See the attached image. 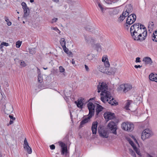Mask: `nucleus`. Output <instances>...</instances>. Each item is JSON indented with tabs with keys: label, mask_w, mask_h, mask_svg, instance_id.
<instances>
[{
	"label": "nucleus",
	"mask_w": 157,
	"mask_h": 157,
	"mask_svg": "<svg viewBox=\"0 0 157 157\" xmlns=\"http://www.w3.org/2000/svg\"><path fill=\"white\" fill-rule=\"evenodd\" d=\"M139 23L134 24L130 29V32L132 38L135 40L142 41L147 36V31L143 25Z\"/></svg>",
	"instance_id": "nucleus-1"
},
{
	"label": "nucleus",
	"mask_w": 157,
	"mask_h": 157,
	"mask_svg": "<svg viewBox=\"0 0 157 157\" xmlns=\"http://www.w3.org/2000/svg\"><path fill=\"white\" fill-rule=\"evenodd\" d=\"M98 92L101 93V100L104 103L108 102L112 105H116L117 103L114 100L113 98L111 96L110 92L107 90V86L106 84L104 82H100L98 86Z\"/></svg>",
	"instance_id": "nucleus-2"
},
{
	"label": "nucleus",
	"mask_w": 157,
	"mask_h": 157,
	"mask_svg": "<svg viewBox=\"0 0 157 157\" xmlns=\"http://www.w3.org/2000/svg\"><path fill=\"white\" fill-rule=\"evenodd\" d=\"M132 86L129 84L126 83L121 85L118 88V90L122 91L125 93L132 89Z\"/></svg>",
	"instance_id": "nucleus-3"
},
{
	"label": "nucleus",
	"mask_w": 157,
	"mask_h": 157,
	"mask_svg": "<svg viewBox=\"0 0 157 157\" xmlns=\"http://www.w3.org/2000/svg\"><path fill=\"white\" fill-rule=\"evenodd\" d=\"M153 135V133L150 129L147 128L143 131L142 134L141 138L144 140L150 138Z\"/></svg>",
	"instance_id": "nucleus-4"
},
{
	"label": "nucleus",
	"mask_w": 157,
	"mask_h": 157,
	"mask_svg": "<svg viewBox=\"0 0 157 157\" xmlns=\"http://www.w3.org/2000/svg\"><path fill=\"white\" fill-rule=\"evenodd\" d=\"M96 104L95 103H93L90 102H89L88 103L87 106L89 110V114L92 116L94 115Z\"/></svg>",
	"instance_id": "nucleus-5"
},
{
	"label": "nucleus",
	"mask_w": 157,
	"mask_h": 157,
	"mask_svg": "<svg viewBox=\"0 0 157 157\" xmlns=\"http://www.w3.org/2000/svg\"><path fill=\"white\" fill-rule=\"evenodd\" d=\"M108 127L110 130L114 134L117 135V125L116 123L113 121L110 122L108 125Z\"/></svg>",
	"instance_id": "nucleus-6"
},
{
	"label": "nucleus",
	"mask_w": 157,
	"mask_h": 157,
	"mask_svg": "<svg viewBox=\"0 0 157 157\" xmlns=\"http://www.w3.org/2000/svg\"><path fill=\"white\" fill-rule=\"evenodd\" d=\"M136 16L134 14H132L129 15L126 20V23L128 25H131L136 21Z\"/></svg>",
	"instance_id": "nucleus-7"
},
{
	"label": "nucleus",
	"mask_w": 157,
	"mask_h": 157,
	"mask_svg": "<svg viewBox=\"0 0 157 157\" xmlns=\"http://www.w3.org/2000/svg\"><path fill=\"white\" fill-rule=\"evenodd\" d=\"M60 146L61 147V154L63 155H66L67 152V146L65 144L61 142H59Z\"/></svg>",
	"instance_id": "nucleus-8"
},
{
	"label": "nucleus",
	"mask_w": 157,
	"mask_h": 157,
	"mask_svg": "<svg viewBox=\"0 0 157 157\" xmlns=\"http://www.w3.org/2000/svg\"><path fill=\"white\" fill-rule=\"evenodd\" d=\"M21 5L22 6V8L24 10V17H26L29 14L30 11L29 9L27 7L26 3L24 2H22L21 4Z\"/></svg>",
	"instance_id": "nucleus-9"
},
{
	"label": "nucleus",
	"mask_w": 157,
	"mask_h": 157,
	"mask_svg": "<svg viewBox=\"0 0 157 157\" xmlns=\"http://www.w3.org/2000/svg\"><path fill=\"white\" fill-rule=\"evenodd\" d=\"M128 126L130 127V130H131L133 127V124L130 122H126L123 123L121 125V127L122 129L128 131V130L129 129H128Z\"/></svg>",
	"instance_id": "nucleus-10"
},
{
	"label": "nucleus",
	"mask_w": 157,
	"mask_h": 157,
	"mask_svg": "<svg viewBox=\"0 0 157 157\" xmlns=\"http://www.w3.org/2000/svg\"><path fill=\"white\" fill-rule=\"evenodd\" d=\"M104 117L105 119L108 121L110 120L113 119L115 117V115L113 113L107 112L104 113Z\"/></svg>",
	"instance_id": "nucleus-11"
},
{
	"label": "nucleus",
	"mask_w": 157,
	"mask_h": 157,
	"mask_svg": "<svg viewBox=\"0 0 157 157\" xmlns=\"http://www.w3.org/2000/svg\"><path fill=\"white\" fill-rule=\"evenodd\" d=\"M24 148L27 152L28 153L31 154L32 152V149L29 145L26 138H25L24 142Z\"/></svg>",
	"instance_id": "nucleus-12"
},
{
	"label": "nucleus",
	"mask_w": 157,
	"mask_h": 157,
	"mask_svg": "<svg viewBox=\"0 0 157 157\" xmlns=\"http://www.w3.org/2000/svg\"><path fill=\"white\" fill-rule=\"evenodd\" d=\"M128 142L133 147L134 150L135 151L136 154L140 157H141L142 156V154H141L139 149L136 147L133 142L131 140H129Z\"/></svg>",
	"instance_id": "nucleus-13"
},
{
	"label": "nucleus",
	"mask_w": 157,
	"mask_h": 157,
	"mask_svg": "<svg viewBox=\"0 0 157 157\" xmlns=\"http://www.w3.org/2000/svg\"><path fill=\"white\" fill-rule=\"evenodd\" d=\"M98 132L99 136L103 138H107L109 136V134L107 131L105 129H98Z\"/></svg>",
	"instance_id": "nucleus-14"
},
{
	"label": "nucleus",
	"mask_w": 157,
	"mask_h": 157,
	"mask_svg": "<svg viewBox=\"0 0 157 157\" xmlns=\"http://www.w3.org/2000/svg\"><path fill=\"white\" fill-rule=\"evenodd\" d=\"M93 116L88 114L86 117L82 120L80 123V126L82 127V125L90 121V118Z\"/></svg>",
	"instance_id": "nucleus-15"
},
{
	"label": "nucleus",
	"mask_w": 157,
	"mask_h": 157,
	"mask_svg": "<svg viewBox=\"0 0 157 157\" xmlns=\"http://www.w3.org/2000/svg\"><path fill=\"white\" fill-rule=\"evenodd\" d=\"M109 67H106L105 65L104 66L102 65H99L98 66L97 68L100 72L103 73H105L107 74L108 68H109Z\"/></svg>",
	"instance_id": "nucleus-16"
},
{
	"label": "nucleus",
	"mask_w": 157,
	"mask_h": 157,
	"mask_svg": "<svg viewBox=\"0 0 157 157\" xmlns=\"http://www.w3.org/2000/svg\"><path fill=\"white\" fill-rule=\"evenodd\" d=\"M98 122L97 121L93 122L91 127V129L93 134H96L97 133Z\"/></svg>",
	"instance_id": "nucleus-17"
},
{
	"label": "nucleus",
	"mask_w": 157,
	"mask_h": 157,
	"mask_svg": "<svg viewBox=\"0 0 157 157\" xmlns=\"http://www.w3.org/2000/svg\"><path fill=\"white\" fill-rule=\"evenodd\" d=\"M101 60L104 63V65L106 66V67H109L110 64L107 55H103L102 58Z\"/></svg>",
	"instance_id": "nucleus-18"
},
{
	"label": "nucleus",
	"mask_w": 157,
	"mask_h": 157,
	"mask_svg": "<svg viewBox=\"0 0 157 157\" xmlns=\"http://www.w3.org/2000/svg\"><path fill=\"white\" fill-rule=\"evenodd\" d=\"M5 112L6 113H9L12 110V106L10 104L8 103L5 105Z\"/></svg>",
	"instance_id": "nucleus-19"
},
{
	"label": "nucleus",
	"mask_w": 157,
	"mask_h": 157,
	"mask_svg": "<svg viewBox=\"0 0 157 157\" xmlns=\"http://www.w3.org/2000/svg\"><path fill=\"white\" fill-rule=\"evenodd\" d=\"M75 103L76 104L77 107L78 108H80L81 109L83 108V103L82 99H78L77 101H75Z\"/></svg>",
	"instance_id": "nucleus-20"
},
{
	"label": "nucleus",
	"mask_w": 157,
	"mask_h": 157,
	"mask_svg": "<svg viewBox=\"0 0 157 157\" xmlns=\"http://www.w3.org/2000/svg\"><path fill=\"white\" fill-rule=\"evenodd\" d=\"M143 61L146 65H151L152 63V62L151 58L148 57H146L144 58Z\"/></svg>",
	"instance_id": "nucleus-21"
},
{
	"label": "nucleus",
	"mask_w": 157,
	"mask_h": 157,
	"mask_svg": "<svg viewBox=\"0 0 157 157\" xmlns=\"http://www.w3.org/2000/svg\"><path fill=\"white\" fill-rule=\"evenodd\" d=\"M84 37L86 41L88 44H92L95 41V40L88 36H85Z\"/></svg>",
	"instance_id": "nucleus-22"
},
{
	"label": "nucleus",
	"mask_w": 157,
	"mask_h": 157,
	"mask_svg": "<svg viewBox=\"0 0 157 157\" xmlns=\"http://www.w3.org/2000/svg\"><path fill=\"white\" fill-rule=\"evenodd\" d=\"M124 11H127L129 13H131L133 11L132 5L130 4L126 5L124 8Z\"/></svg>",
	"instance_id": "nucleus-23"
},
{
	"label": "nucleus",
	"mask_w": 157,
	"mask_h": 157,
	"mask_svg": "<svg viewBox=\"0 0 157 157\" xmlns=\"http://www.w3.org/2000/svg\"><path fill=\"white\" fill-rule=\"evenodd\" d=\"M60 42L61 46L63 47L64 51L67 53V52L66 49H67L66 46L65 40L64 38H61L60 39Z\"/></svg>",
	"instance_id": "nucleus-24"
},
{
	"label": "nucleus",
	"mask_w": 157,
	"mask_h": 157,
	"mask_svg": "<svg viewBox=\"0 0 157 157\" xmlns=\"http://www.w3.org/2000/svg\"><path fill=\"white\" fill-rule=\"evenodd\" d=\"M96 115H98L100 112L102 111L103 110V108L102 106L98 104H96Z\"/></svg>",
	"instance_id": "nucleus-25"
},
{
	"label": "nucleus",
	"mask_w": 157,
	"mask_h": 157,
	"mask_svg": "<svg viewBox=\"0 0 157 157\" xmlns=\"http://www.w3.org/2000/svg\"><path fill=\"white\" fill-rule=\"evenodd\" d=\"M129 13H130L124 10L122 15L120 16L119 18L120 19L121 21H123L125 19L126 17L127 16H128Z\"/></svg>",
	"instance_id": "nucleus-26"
},
{
	"label": "nucleus",
	"mask_w": 157,
	"mask_h": 157,
	"mask_svg": "<svg viewBox=\"0 0 157 157\" xmlns=\"http://www.w3.org/2000/svg\"><path fill=\"white\" fill-rule=\"evenodd\" d=\"M149 78L151 80L157 82V74L151 73L149 75Z\"/></svg>",
	"instance_id": "nucleus-27"
},
{
	"label": "nucleus",
	"mask_w": 157,
	"mask_h": 157,
	"mask_svg": "<svg viewBox=\"0 0 157 157\" xmlns=\"http://www.w3.org/2000/svg\"><path fill=\"white\" fill-rule=\"evenodd\" d=\"M116 69L115 68H108L107 71V74L108 75H111L113 74L116 71Z\"/></svg>",
	"instance_id": "nucleus-28"
},
{
	"label": "nucleus",
	"mask_w": 157,
	"mask_h": 157,
	"mask_svg": "<svg viewBox=\"0 0 157 157\" xmlns=\"http://www.w3.org/2000/svg\"><path fill=\"white\" fill-rule=\"evenodd\" d=\"M154 28V25L153 22H150L148 26V29L150 33H151Z\"/></svg>",
	"instance_id": "nucleus-29"
},
{
	"label": "nucleus",
	"mask_w": 157,
	"mask_h": 157,
	"mask_svg": "<svg viewBox=\"0 0 157 157\" xmlns=\"http://www.w3.org/2000/svg\"><path fill=\"white\" fill-rule=\"evenodd\" d=\"M94 47L98 52H100L101 50V48L100 45L99 44H97L94 45Z\"/></svg>",
	"instance_id": "nucleus-30"
},
{
	"label": "nucleus",
	"mask_w": 157,
	"mask_h": 157,
	"mask_svg": "<svg viewBox=\"0 0 157 157\" xmlns=\"http://www.w3.org/2000/svg\"><path fill=\"white\" fill-rule=\"evenodd\" d=\"M8 46H9V44L8 43H6L5 42H3L1 43L0 45V50H2L4 46L7 47Z\"/></svg>",
	"instance_id": "nucleus-31"
},
{
	"label": "nucleus",
	"mask_w": 157,
	"mask_h": 157,
	"mask_svg": "<svg viewBox=\"0 0 157 157\" xmlns=\"http://www.w3.org/2000/svg\"><path fill=\"white\" fill-rule=\"evenodd\" d=\"M38 82L40 83H41L43 82V78L41 74H39L38 77Z\"/></svg>",
	"instance_id": "nucleus-32"
},
{
	"label": "nucleus",
	"mask_w": 157,
	"mask_h": 157,
	"mask_svg": "<svg viewBox=\"0 0 157 157\" xmlns=\"http://www.w3.org/2000/svg\"><path fill=\"white\" fill-rule=\"evenodd\" d=\"M22 42L19 40L17 41L16 43V47L17 48H19L21 46Z\"/></svg>",
	"instance_id": "nucleus-33"
},
{
	"label": "nucleus",
	"mask_w": 157,
	"mask_h": 157,
	"mask_svg": "<svg viewBox=\"0 0 157 157\" xmlns=\"http://www.w3.org/2000/svg\"><path fill=\"white\" fill-rule=\"evenodd\" d=\"M130 154L133 157H136V154L135 152L132 149H129Z\"/></svg>",
	"instance_id": "nucleus-34"
},
{
	"label": "nucleus",
	"mask_w": 157,
	"mask_h": 157,
	"mask_svg": "<svg viewBox=\"0 0 157 157\" xmlns=\"http://www.w3.org/2000/svg\"><path fill=\"white\" fill-rule=\"evenodd\" d=\"M130 101H128L127 102L126 104V105L125 107V109L126 110L129 109L128 108L129 106L130 105Z\"/></svg>",
	"instance_id": "nucleus-35"
},
{
	"label": "nucleus",
	"mask_w": 157,
	"mask_h": 157,
	"mask_svg": "<svg viewBox=\"0 0 157 157\" xmlns=\"http://www.w3.org/2000/svg\"><path fill=\"white\" fill-rule=\"evenodd\" d=\"M51 28L52 29L56 31L58 33H60V31L56 27H51Z\"/></svg>",
	"instance_id": "nucleus-36"
},
{
	"label": "nucleus",
	"mask_w": 157,
	"mask_h": 157,
	"mask_svg": "<svg viewBox=\"0 0 157 157\" xmlns=\"http://www.w3.org/2000/svg\"><path fill=\"white\" fill-rule=\"evenodd\" d=\"M5 21L7 22V24L8 26L11 25V22L9 21V20L7 17L5 18Z\"/></svg>",
	"instance_id": "nucleus-37"
},
{
	"label": "nucleus",
	"mask_w": 157,
	"mask_h": 157,
	"mask_svg": "<svg viewBox=\"0 0 157 157\" xmlns=\"http://www.w3.org/2000/svg\"><path fill=\"white\" fill-rule=\"evenodd\" d=\"M104 1L106 3L108 4H112L113 3H114L115 2H116L117 1V0L115 2L113 1L111 2V1L109 0H104Z\"/></svg>",
	"instance_id": "nucleus-38"
},
{
	"label": "nucleus",
	"mask_w": 157,
	"mask_h": 157,
	"mask_svg": "<svg viewBox=\"0 0 157 157\" xmlns=\"http://www.w3.org/2000/svg\"><path fill=\"white\" fill-rule=\"evenodd\" d=\"M20 65L21 66V67H25L26 66V63H25V62L23 60H21L20 61Z\"/></svg>",
	"instance_id": "nucleus-39"
},
{
	"label": "nucleus",
	"mask_w": 157,
	"mask_h": 157,
	"mask_svg": "<svg viewBox=\"0 0 157 157\" xmlns=\"http://www.w3.org/2000/svg\"><path fill=\"white\" fill-rule=\"evenodd\" d=\"M29 52L33 55L36 52L35 48H33L30 49L29 50Z\"/></svg>",
	"instance_id": "nucleus-40"
},
{
	"label": "nucleus",
	"mask_w": 157,
	"mask_h": 157,
	"mask_svg": "<svg viewBox=\"0 0 157 157\" xmlns=\"http://www.w3.org/2000/svg\"><path fill=\"white\" fill-rule=\"evenodd\" d=\"M153 36L152 37V40L155 42H157V35L153 34Z\"/></svg>",
	"instance_id": "nucleus-41"
},
{
	"label": "nucleus",
	"mask_w": 157,
	"mask_h": 157,
	"mask_svg": "<svg viewBox=\"0 0 157 157\" xmlns=\"http://www.w3.org/2000/svg\"><path fill=\"white\" fill-rule=\"evenodd\" d=\"M59 71L60 72H64L65 71V69L62 66H60L59 68Z\"/></svg>",
	"instance_id": "nucleus-42"
},
{
	"label": "nucleus",
	"mask_w": 157,
	"mask_h": 157,
	"mask_svg": "<svg viewBox=\"0 0 157 157\" xmlns=\"http://www.w3.org/2000/svg\"><path fill=\"white\" fill-rule=\"evenodd\" d=\"M98 7L101 10L102 12H103V8L102 7V5L100 3H99V2H98Z\"/></svg>",
	"instance_id": "nucleus-43"
},
{
	"label": "nucleus",
	"mask_w": 157,
	"mask_h": 157,
	"mask_svg": "<svg viewBox=\"0 0 157 157\" xmlns=\"http://www.w3.org/2000/svg\"><path fill=\"white\" fill-rule=\"evenodd\" d=\"M58 20L57 18H54L52 19V21H51L52 23H53L57 21Z\"/></svg>",
	"instance_id": "nucleus-44"
},
{
	"label": "nucleus",
	"mask_w": 157,
	"mask_h": 157,
	"mask_svg": "<svg viewBox=\"0 0 157 157\" xmlns=\"http://www.w3.org/2000/svg\"><path fill=\"white\" fill-rule=\"evenodd\" d=\"M140 58L139 57H137L136 58V63H138V62H141L140 60Z\"/></svg>",
	"instance_id": "nucleus-45"
},
{
	"label": "nucleus",
	"mask_w": 157,
	"mask_h": 157,
	"mask_svg": "<svg viewBox=\"0 0 157 157\" xmlns=\"http://www.w3.org/2000/svg\"><path fill=\"white\" fill-rule=\"evenodd\" d=\"M50 149L52 150H54L55 148V146L53 144H52V145H50Z\"/></svg>",
	"instance_id": "nucleus-46"
},
{
	"label": "nucleus",
	"mask_w": 157,
	"mask_h": 157,
	"mask_svg": "<svg viewBox=\"0 0 157 157\" xmlns=\"http://www.w3.org/2000/svg\"><path fill=\"white\" fill-rule=\"evenodd\" d=\"M146 157H153V156L151 155L150 154L148 153H146Z\"/></svg>",
	"instance_id": "nucleus-47"
},
{
	"label": "nucleus",
	"mask_w": 157,
	"mask_h": 157,
	"mask_svg": "<svg viewBox=\"0 0 157 157\" xmlns=\"http://www.w3.org/2000/svg\"><path fill=\"white\" fill-rule=\"evenodd\" d=\"M128 129H129L128 130V132H131V131H132L133 130V129H134V125L133 124V127L132 129L131 130H130V126H128Z\"/></svg>",
	"instance_id": "nucleus-48"
},
{
	"label": "nucleus",
	"mask_w": 157,
	"mask_h": 157,
	"mask_svg": "<svg viewBox=\"0 0 157 157\" xmlns=\"http://www.w3.org/2000/svg\"><path fill=\"white\" fill-rule=\"evenodd\" d=\"M92 55H89L88 56L87 58L89 60H91L92 59V58H90V57H91L92 56Z\"/></svg>",
	"instance_id": "nucleus-49"
},
{
	"label": "nucleus",
	"mask_w": 157,
	"mask_h": 157,
	"mask_svg": "<svg viewBox=\"0 0 157 157\" xmlns=\"http://www.w3.org/2000/svg\"><path fill=\"white\" fill-rule=\"evenodd\" d=\"M85 67L86 70L87 71H89V68L88 67V66L87 65H86L85 64Z\"/></svg>",
	"instance_id": "nucleus-50"
},
{
	"label": "nucleus",
	"mask_w": 157,
	"mask_h": 157,
	"mask_svg": "<svg viewBox=\"0 0 157 157\" xmlns=\"http://www.w3.org/2000/svg\"><path fill=\"white\" fill-rule=\"evenodd\" d=\"M142 66H140V65H136L134 66V67L135 68H140L142 67Z\"/></svg>",
	"instance_id": "nucleus-51"
},
{
	"label": "nucleus",
	"mask_w": 157,
	"mask_h": 157,
	"mask_svg": "<svg viewBox=\"0 0 157 157\" xmlns=\"http://www.w3.org/2000/svg\"><path fill=\"white\" fill-rule=\"evenodd\" d=\"M53 2H59V0H52Z\"/></svg>",
	"instance_id": "nucleus-52"
},
{
	"label": "nucleus",
	"mask_w": 157,
	"mask_h": 157,
	"mask_svg": "<svg viewBox=\"0 0 157 157\" xmlns=\"http://www.w3.org/2000/svg\"><path fill=\"white\" fill-rule=\"evenodd\" d=\"M71 63L73 64H75V61L73 59H72Z\"/></svg>",
	"instance_id": "nucleus-53"
},
{
	"label": "nucleus",
	"mask_w": 157,
	"mask_h": 157,
	"mask_svg": "<svg viewBox=\"0 0 157 157\" xmlns=\"http://www.w3.org/2000/svg\"><path fill=\"white\" fill-rule=\"evenodd\" d=\"M13 123V121L12 120H10V123H9V124H12V123Z\"/></svg>",
	"instance_id": "nucleus-54"
},
{
	"label": "nucleus",
	"mask_w": 157,
	"mask_h": 157,
	"mask_svg": "<svg viewBox=\"0 0 157 157\" xmlns=\"http://www.w3.org/2000/svg\"><path fill=\"white\" fill-rule=\"evenodd\" d=\"M153 34H157V30H156L155 32H154Z\"/></svg>",
	"instance_id": "nucleus-55"
},
{
	"label": "nucleus",
	"mask_w": 157,
	"mask_h": 157,
	"mask_svg": "<svg viewBox=\"0 0 157 157\" xmlns=\"http://www.w3.org/2000/svg\"><path fill=\"white\" fill-rule=\"evenodd\" d=\"M9 117L10 118L11 120H12V118L13 117L11 115H9Z\"/></svg>",
	"instance_id": "nucleus-56"
},
{
	"label": "nucleus",
	"mask_w": 157,
	"mask_h": 157,
	"mask_svg": "<svg viewBox=\"0 0 157 157\" xmlns=\"http://www.w3.org/2000/svg\"><path fill=\"white\" fill-rule=\"evenodd\" d=\"M86 30H88V31L90 30V29H89V28H88V27H86Z\"/></svg>",
	"instance_id": "nucleus-57"
},
{
	"label": "nucleus",
	"mask_w": 157,
	"mask_h": 157,
	"mask_svg": "<svg viewBox=\"0 0 157 157\" xmlns=\"http://www.w3.org/2000/svg\"><path fill=\"white\" fill-rule=\"evenodd\" d=\"M134 140H135V142H136V143L138 145V142H137V141L135 139H134Z\"/></svg>",
	"instance_id": "nucleus-58"
},
{
	"label": "nucleus",
	"mask_w": 157,
	"mask_h": 157,
	"mask_svg": "<svg viewBox=\"0 0 157 157\" xmlns=\"http://www.w3.org/2000/svg\"><path fill=\"white\" fill-rule=\"evenodd\" d=\"M15 117H13V118H12V120L13 121L15 120Z\"/></svg>",
	"instance_id": "nucleus-59"
},
{
	"label": "nucleus",
	"mask_w": 157,
	"mask_h": 157,
	"mask_svg": "<svg viewBox=\"0 0 157 157\" xmlns=\"http://www.w3.org/2000/svg\"><path fill=\"white\" fill-rule=\"evenodd\" d=\"M30 1L31 3H32L34 2V0H30Z\"/></svg>",
	"instance_id": "nucleus-60"
},
{
	"label": "nucleus",
	"mask_w": 157,
	"mask_h": 157,
	"mask_svg": "<svg viewBox=\"0 0 157 157\" xmlns=\"http://www.w3.org/2000/svg\"><path fill=\"white\" fill-rule=\"evenodd\" d=\"M43 69H44V70H47V69H48V68L46 67V68H44V67L43 68Z\"/></svg>",
	"instance_id": "nucleus-61"
},
{
	"label": "nucleus",
	"mask_w": 157,
	"mask_h": 157,
	"mask_svg": "<svg viewBox=\"0 0 157 157\" xmlns=\"http://www.w3.org/2000/svg\"><path fill=\"white\" fill-rule=\"evenodd\" d=\"M1 153L0 152V157H1Z\"/></svg>",
	"instance_id": "nucleus-62"
},
{
	"label": "nucleus",
	"mask_w": 157,
	"mask_h": 157,
	"mask_svg": "<svg viewBox=\"0 0 157 157\" xmlns=\"http://www.w3.org/2000/svg\"><path fill=\"white\" fill-rule=\"evenodd\" d=\"M23 23H25V22L24 21H23Z\"/></svg>",
	"instance_id": "nucleus-63"
},
{
	"label": "nucleus",
	"mask_w": 157,
	"mask_h": 157,
	"mask_svg": "<svg viewBox=\"0 0 157 157\" xmlns=\"http://www.w3.org/2000/svg\"><path fill=\"white\" fill-rule=\"evenodd\" d=\"M17 13H19V12H17Z\"/></svg>",
	"instance_id": "nucleus-64"
}]
</instances>
